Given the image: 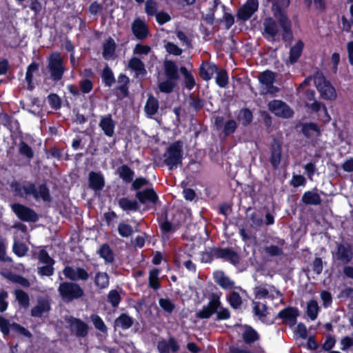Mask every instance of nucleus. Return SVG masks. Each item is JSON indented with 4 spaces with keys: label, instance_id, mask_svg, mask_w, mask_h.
<instances>
[{
    "label": "nucleus",
    "instance_id": "f257e3e1",
    "mask_svg": "<svg viewBox=\"0 0 353 353\" xmlns=\"http://www.w3.org/2000/svg\"><path fill=\"white\" fill-rule=\"evenodd\" d=\"M275 17L279 26L273 19L266 18L263 23V36L271 42L279 41L281 35L285 41H290L292 39L291 22L281 8L275 12Z\"/></svg>",
    "mask_w": 353,
    "mask_h": 353
},
{
    "label": "nucleus",
    "instance_id": "f03ea898",
    "mask_svg": "<svg viewBox=\"0 0 353 353\" xmlns=\"http://www.w3.org/2000/svg\"><path fill=\"white\" fill-rule=\"evenodd\" d=\"M214 312L216 313L217 319L220 320L228 319L230 316L229 310L221 307L219 297L216 295L212 296L208 305L198 312L196 316L201 319H208Z\"/></svg>",
    "mask_w": 353,
    "mask_h": 353
},
{
    "label": "nucleus",
    "instance_id": "7ed1b4c3",
    "mask_svg": "<svg viewBox=\"0 0 353 353\" xmlns=\"http://www.w3.org/2000/svg\"><path fill=\"white\" fill-rule=\"evenodd\" d=\"M15 191L21 196H32L37 201L41 199L48 201L50 200L49 190L44 185L38 187L32 183L23 186L16 185Z\"/></svg>",
    "mask_w": 353,
    "mask_h": 353
},
{
    "label": "nucleus",
    "instance_id": "20e7f679",
    "mask_svg": "<svg viewBox=\"0 0 353 353\" xmlns=\"http://www.w3.org/2000/svg\"><path fill=\"white\" fill-rule=\"evenodd\" d=\"M164 163L170 170L176 168L181 164L183 159V143L178 141L172 143L163 154Z\"/></svg>",
    "mask_w": 353,
    "mask_h": 353
},
{
    "label": "nucleus",
    "instance_id": "39448f33",
    "mask_svg": "<svg viewBox=\"0 0 353 353\" xmlns=\"http://www.w3.org/2000/svg\"><path fill=\"white\" fill-rule=\"evenodd\" d=\"M314 83L322 99L334 101L337 94L335 88L328 81L322 72H316L314 74Z\"/></svg>",
    "mask_w": 353,
    "mask_h": 353
},
{
    "label": "nucleus",
    "instance_id": "423d86ee",
    "mask_svg": "<svg viewBox=\"0 0 353 353\" xmlns=\"http://www.w3.org/2000/svg\"><path fill=\"white\" fill-rule=\"evenodd\" d=\"M62 299L65 301H72L83 295V290L79 284L72 282H63L58 288Z\"/></svg>",
    "mask_w": 353,
    "mask_h": 353
},
{
    "label": "nucleus",
    "instance_id": "0eeeda50",
    "mask_svg": "<svg viewBox=\"0 0 353 353\" xmlns=\"http://www.w3.org/2000/svg\"><path fill=\"white\" fill-rule=\"evenodd\" d=\"M48 68L54 81H60L65 71L63 59L58 52L52 53L48 58Z\"/></svg>",
    "mask_w": 353,
    "mask_h": 353
},
{
    "label": "nucleus",
    "instance_id": "6e6552de",
    "mask_svg": "<svg viewBox=\"0 0 353 353\" xmlns=\"http://www.w3.org/2000/svg\"><path fill=\"white\" fill-rule=\"evenodd\" d=\"M259 80L262 85L263 93L274 94L278 92L279 89L273 85L275 80L274 72L266 70L259 75Z\"/></svg>",
    "mask_w": 353,
    "mask_h": 353
},
{
    "label": "nucleus",
    "instance_id": "1a4fd4ad",
    "mask_svg": "<svg viewBox=\"0 0 353 353\" xmlns=\"http://www.w3.org/2000/svg\"><path fill=\"white\" fill-rule=\"evenodd\" d=\"M11 208L17 217L23 221L35 222L38 220V216L34 210L21 204H12Z\"/></svg>",
    "mask_w": 353,
    "mask_h": 353
},
{
    "label": "nucleus",
    "instance_id": "9d476101",
    "mask_svg": "<svg viewBox=\"0 0 353 353\" xmlns=\"http://www.w3.org/2000/svg\"><path fill=\"white\" fill-rule=\"evenodd\" d=\"M270 111L276 116L282 118H290L293 115V110L285 103L281 100H273L268 103Z\"/></svg>",
    "mask_w": 353,
    "mask_h": 353
},
{
    "label": "nucleus",
    "instance_id": "9b49d317",
    "mask_svg": "<svg viewBox=\"0 0 353 353\" xmlns=\"http://www.w3.org/2000/svg\"><path fill=\"white\" fill-rule=\"evenodd\" d=\"M259 3L257 0H248L247 2L239 8L237 17L242 21H247L257 10Z\"/></svg>",
    "mask_w": 353,
    "mask_h": 353
},
{
    "label": "nucleus",
    "instance_id": "f8f14e48",
    "mask_svg": "<svg viewBox=\"0 0 353 353\" xmlns=\"http://www.w3.org/2000/svg\"><path fill=\"white\" fill-rule=\"evenodd\" d=\"M213 254L216 258L229 261L234 265L238 264L240 261L238 253L230 248L215 249Z\"/></svg>",
    "mask_w": 353,
    "mask_h": 353
},
{
    "label": "nucleus",
    "instance_id": "ddd939ff",
    "mask_svg": "<svg viewBox=\"0 0 353 353\" xmlns=\"http://www.w3.org/2000/svg\"><path fill=\"white\" fill-rule=\"evenodd\" d=\"M70 332L77 337H85L88 332V325L83 321L71 318L68 321Z\"/></svg>",
    "mask_w": 353,
    "mask_h": 353
},
{
    "label": "nucleus",
    "instance_id": "4468645a",
    "mask_svg": "<svg viewBox=\"0 0 353 353\" xmlns=\"http://www.w3.org/2000/svg\"><path fill=\"white\" fill-rule=\"evenodd\" d=\"M63 273L66 278L72 281H86L89 278L87 271L81 268L67 266L63 269Z\"/></svg>",
    "mask_w": 353,
    "mask_h": 353
},
{
    "label": "nucleus",
    "instance_id": "2eb2a0df",
    "mask_svg": "<svg viewBox=\"0 0 353 353\" xmlns=\"http://www.w3.org/2000/svg\"><path fill=\"white\" fill-rule=\"evenodd\" d=\"M132 30L138 39H144L148 35V27L145 23L140 19H137L134 21L132 24Z\"/></svg>",
    "mask_w": 353,
    "mask_h": 353
},
{
    "label": "nucleus",
    "instance_id": "dca6fc26",
    "mask_svg": "<svg viewBox=\"0 0 353 353\" xmlns=\"http://www.w3.org/2000/svg\"><path fill=\"white\" fill-rule=\"evenodd\" d=\"M99 125L107 137H113L114 134L115 123L110 115L101 117Z\"/></svg>",
    "mask_w": 353,
    "mask_h": 353
},
{
    "label": "nucleus",
    "instance_id": "f3484780",
    "mask_svg": "<svg viewBox=\"0 0 353 353\" xmlns=\"http://www.w3.org/2000/svg\"><path fill=\"white\" fill-rule=\"evenodd\" d=\"M157 350L159 353H170V350L176 352L179 350V345L174 338L170 337L168 341L159 340L157 343Z\"/></svg>",
    "mask_w": 353,
    "mask_h": 353
},
{
    "label": "nucleus",
    "instance_id": "a211bd4d",
    "mask_svg": "<svg viewBox=\"0 0 353 353\" xmlns=\"http://www.w3.org/2000/svg\"><path fill=\"white\" fill-rule=\"evenodd\" d=\"M352 252L349 245L339 244L336 253V259L343 263H349L352 259Z\"/></svg>",
    "mask_w": 353,
    "mask_h": 353
},
{
    "label": "nucleus",
    "instance_id": "6ab92c4d",
    "mask_svg": "<svg viewBox=\"0 0 353 353\" xmlns=\"http://www.w3.org/2000/svg\"><path fill=\"white\" fill-rule=\"evenodd\" d=\"M281 145L277 141H274L271 146L270 163L274 168H277L281 163Z\"/></svg>",
    "mask_w": 353,
    "mask_h": 353
},
{
    "label": "nucleus",
    "instance_id": "aec40b11",
    "mask_svg": "<svg viewBox=\"0 0 353 353\" xmlns=\"http://www.w3.org/2000/svg\"><path fill=\"white\" fill-rule=\"evenodd\" d=\"M255 294L256 297L258 299H265L269 297L275 298L282 296V294L279 292V290L273 286H270L269 288H259L256 290Z\"/></svg>",
    "mask_w": 353,
    "mask_h": 353
},
{
    "label": "nucleus",
    "instance_id": "412c9836",
    "mask_svg": "<svg viewBox=\"0 0 353 353\" xmlns=\"http://www.w3.org/2000/svg\"><path fill=\"white\" fill-rule=\"evenodd\" d=\"M50 303L46 299H39L37 303L31 310V315L34 317H41L44 313L50 310Z\"/></svg>",
    "mask_w": 353,
    "mask_h": 353
},
{
    "label": "nucleus",
    "instance_id": "4be33fe9",
    "mask_svg": "<svg viewBox=\"0 0 353 353\" xmlns=\"http://www.w3.org/2000/svg\"><path fill=\"white\" fill-rule=\"evenodd\" d=\"M136 196L142 203H145L147 202L155 203L157 201V195L154 190L151 188L138 192Z\"/></svg>",
    "mask_w": 353,
    "mask_h": 353
},
{
    "label": "nucleus",
    "instance_id": "5701e85b",
    "mask_svg": "<svg viewBox=\"0 0 353 353\" xmlns=\"http://www.w3.org/2000/svg\"><path fill=\"white\" fill-rule=\"evenodd\" d=\"M215 281L224 289L232 288L234 283L223 271H216L214 273Z\"/></svg>",
    "mask_w": 353,
    "mask_h": 353
},
{
    "label": "nucleus",
    "instance_id": "b1692460",
    "mask_svg": "<svg viewBox=\"0 0 353 353\" xmlns=\"http://www.w3.org/2000/svg\"><path fill=\"white\" fill-rule=\"evenodd\" d=\"M133 323L134 320L131 316L125 313H123L115 319L114 327L115 329L127 330L132 325Z\"/></svg>",
    "mask_w": 353,
    "mask_h": 353
},
{
    "label": "nucleus",
    "instance_id": "393cba45",
    "mask_svg": "<svg viewBox=\"0 0 353 353\" xmlns=\"http://www.w3.org/2000/svg\"><path fill=\"white\" fill-rule=\"evenodd\" d=\"M90 187L94 190H101L104 186V179L101 174L91 172L89 174Z\"/></svg>",
    "mask_w": 353,
    "mask_h": 353
},
{
    "label": "nucleus",
    "instance_id": "a878e982",
    "mask_svg": "<svg viewBox=\"0 0 353 353\" xmlns=\"http://www.w3.org/2000/svg\"><path fill=\"white\" fill-rule=\"evenodd\" d=\"M243 341L247 344H251L259 339V335L255 330L250 326H245L242 333Z\"/></svg>",
    "mask_w": 353,
    "mask_h": 353
},
{
    "label": "nucleus",
    "instance_id": "bb28decb",
    "mask_svg": "<svg viewBox=\"0 0 353 353\" xmlns=\"http://www.w3.org/2000/svg\"><path fill=\"white\" fill-rule=\"evenodd\" d=\"M164 70L168 79L177 80L179 79L178 68L172 61H165L164 62Z\"/></svg>",
    "mask_w": 353,
    "mask_h": 353
},
{
    "label": "nucleus",
    "instance_id": "cd10ccee",
    "mask_svg": "<svg viewBox=\"0 0 353 353\" xmlns=\"http://www.w3.org/2000/svg\"><path fill=\"white\" fill-rule=\"evenodd\" d=\"M216 72L217 68L214 64L203 63L200 68L201 77L206 81L210 80Z\"/></svg>",
    "mask_w": 353,
    "mask_h": 353
},
{
    "label": "nucleus",
    "instance_id": "c85d7f7f",
    "mask_svg": "<svg viewBox=\"0 0 353 353\" xmlns=\"http://www.w3.org/2000/svg\"><path fill=\"white\" fill-rule=\"evenodd\" d=\"M159 109V101L153 96H150L144 107L145 112L148 117L155 114Z\"/></svg>",
    "mask_w": 353,
    "mask_h": 353
},
{
    "label": "nucleus",
    "instance_id": "c756f323",
    "mask_svg": "<svg viewBox=\"0 0 353 353\" xmlns=\"http://www.w3.org/2000/svg\"><path fill=\"white\" fill-rule=\"evenodd\" d=\"M117 173L121 179L125 183L132 181L134 172L128 165H123L117 169Z\"/></svg>",
    "mask_w": 353,
    "mask_h": 353
},
{
    "label": "nucleus",
    "instance_id": "7c9ffc66",
    "mask_svg": "<svg viewBox=\"0 0 353 353\" xmlns=\"http://www.w3.org/2000/svg\"><path fill=\"white\" fill-rule=\"evenodd\" d=\"M116 49V43L112 38H109L103 43V57L105 59L113 57Z\"/></svg>",
    "mask_w": 353,
    "mask_h": 353
},
{
    "label": "nucleus",
    "instance_id": "2f4dec72",
    "mask_svg": "<svg viewBox=\"0 0 353 353\" xmlns=\"http://www.w3.org/2000/svg\"><path fill=\"white\" fill-rule=\"evenodd\" d=\"M119 206L124 211H136L139 208L138 203L128 198H121L118 201Z\"/></svg>",
    "mask_w": 353,
    "mask_h": 353
},
{
    "label": "nucleus",
    "instance_id": "473e14b6",
    "mask_svg": "<svg viewBox=\"0 0 353 353\" xmlns=\"http://www.w3.org/2000/svg\"><path fill=\"white\" fill-rule=\"evenodd\" d=\"M94 281L96 286L99 289L107 288L109 285V276L105 272H97Z\"/></svg>",
    "mask_w": 353,
    "mask_h": 353
},
{
    "label": "nucleus",
    "instance_id": "72a5a7b5",
    "mask_svg": "<svg viewBox=\"0 0 353 353\" xmlns=\"http://www.w3.org/2000/svg\"><path fill=\"white\" fill-rule=\"evenodd\" d=\"M255 316L262 321L265 322V319L268 314V307L266 305L261 302H254L253 307Z\"/></svg>",
    "mask_w": 353,
    "mask_h": 353
},
{
    "label": "nucleus",
    "instance_id": "f704fd0d",
    "mask_svg": "<svg viewBox=\"0 0 353 353\" xmlns=\"http://www.w3.org/2000/svg\"><path fill=\"white\" fill-rule=\"evenodd\" d=\"M303 48V43L301 41L296 42V43L293 47H292V48L290 49L289 56V61L291 63L296 62V61L301 54Z\"/></svg>",
    "mask_w": 353,
    "mask_h": 353
},
{
    "label": "nucleus",
    "instance_id": "c9c22d12",
    "mask_svg": "<svg viewBox=\"0 0 353 353\" xmlns=\"http://www.w3.org/2000/svg\"><path fill=\"white\" fill-rule=\"evenodd\" d=\"M302 201L307 205H318L321 203V199L316 192L308 191L303 195Z\"/></svg>",
    "mask_w": 353,
    "mask_h": 353
},
{
    "label": "nucleus",
    "instance_id": "e433bc0d",
    "mask_svg": "<svg viewBox=\"0 0 353 353\" xmlns=\"http://www.w3.org/2000/svg\"><path fill=\"white\" fill-rule=\"evenodd\" d=\"M298 315L297 310L293 307L285 308L279 313L280 318L294 323Z\"/></svg>",
    "mask_w": 353,
    "mask_h": 353
},
{
    "label": "nucleus",
    "instance_id": "4c0bfd02",
    "mask_svg": "<svg viewBox=\"0 0 353 353\" xmlns=\"http://www.w3.org/2000/svg\"><path fill=\"white\" fill-rule=\"evenodd\" d=\"M98 253L106 262L110 263L114 260V254L110 246L107 244L102 245L99 248Z\"/></svg>",
    "mask_w": 353,
    "mask_h": 353
},
{
    "label": "nucleus",
    "instance_id": "58836bf2",
    "mask_svg": "<svg viewBox=\"0 0 353 353\" xmlns=\"http://www.w3.org/2000/svg\"><path fill=\"white\" fill-rule=\"evenodd\" d=\"M16 300L19 305L23 307H28L30 304V298L28 294L21 290H16L14 291Z\"/></svg>",
    "mask_w": 353,
    "mask_h": 353
},
{
    "label": "nucleus",
    "instance_id": "ea45409f",
    "mask_svg": "<svg viewBox=\"0 0 353 353\" xmlns=\"http://www.w3.org/2000/svg\"><path fill=\"white\" fill-rule=\"evenodd\" d=\"M263 215L259 212L252 213L249 216L250 225L252 228H258L263 225Z\"/></svg>",
    "mask_w": 353,
    "mask_h": 353
},
{
    "label": "nucleus",
    "instance_id": "a19ab883",
    "mask_svg": "<svg viewBox=\"0 0 353 353\" xmlns=\"http://www.w3.org/2000/svg\"><path fill=\"white\" fill-rule=\"evenodd\" d=\"M319 311V307L318 303L312 300L307 304V314L311 320L314 321L316 319Z\"/></svg>",
    "mask_w": 353,
    "mask_h": 353
},
{
    "label": "nucleus",
    "instance_id": "79ce46f5",
    "mask_svg": "<svg viewBox=\"0 0 353 353\" xmlns=\"http://www.w3.org/2000/svg\"><path fill=\"white\" fill-rule=\"evenodd\" d=\"M6 277L10 281L17 283L22 287L28 288L30 285V283L29 282V281L22 276L12 273H9L7 274Z\"/></svg>",
    "mask_w": 353,
    "mask_h": 353
},
{
    "label": "nucleus",
    "instance_id": "37998d69",
    "mask_svg": "<svg viewBox=\"0 0 353 353\" xmlns=\"http://www.w3.org/2000/svg\"><path fill=\"white\" fill-rule=\"evenodd\" d=\"M90 319L96 329L102 333H106L108 331L107 326L105 325L103 319L97 314L90 316Z\"/></svg>",
    "mask_w": 353,
    "mask_h": 353
},
{
    "label": "nucleus",
    "instance_id": "c03bdc74",
    "mask_svg": "<svg viewBox=\"0 0 353 353\" xmlns=\"http://www.w3.org/2000/svg\"><path fill=\"white\" fill-rule=\"evenodd\" d=\"M102 79L105 85L109 87L114 82V74L108 66H105L103 70Z\"/></svg>",
    "mask_w": 353,
    "mask_h": 353
},
{
    "label": "nucleus",
    "instance_id": "a18cd8bd",
    "mask_svg": "<svg viewBox=\"0 0 353 353\" xmlns=\"http://www.w3.org/2000/svg\"><path fill=\"white\" fill-rule=\"evenodd\" d=\"M239 121L243 125H248L252 120V112L248 109H243L240 111L238 116Z\"/></svg>",
    "mask_w": 353,
    "mask_h": 353
},
{
    "label": "nucleus",
    "instance_id": "49530a36",
    "mask_svg": "<svg viewBox=\"0 0 353 353\" xmlns=\"http://www.w3.org/2000/svg\"><path fill=\"white\" fill-rule=\"evenodd\" d=\"M181 74L185 77V86L189 90L192 89L195 85V81L192 75L189 72L185 67H181L180 68Z\"/></svg>",
    "mask_w": 353,
    "mask_h": 353
},
{
    "label": "nucleus",
    "instance_id": "de8ad7c7",
    "mask_svg": "<svg viewBox=\"0 0 353 353\" xmlns=\"http://www.w3.org/2000/svg\"><path fill=\"white\" fill-rule=\"evenodd\" d=\"M14 253L19 257L25 256L28 252V248L22 243H19L15 239L12 246Z\"/></svg>",
    "mask_w": 353,
    "mask_h": 353
},
{
    "label": "nucleus",
    "instance_id": "09e8293b",
    "mask_svg": "<svg viewBox=\"0 0 353 353\" xmlns=\"http://www.w3.org/2000/svg\"><path fill=\"white\" fill-rule=\"evenodd\" d=\"M159 272H160L158 269H153L150 272L149 284H150V286L154 290H157L159 288Z\"/></svg>",
    "mask_w": 353,
    "mask_h": 353
},
{
    "label": "nucleus",
    "instance_id": "8fccbe9b",
    "mask_svg": "<svg viewBox=\"0 0 353 353\" xmlns=\"http://www.w3.org/2000/svg\"><path fill=\"white\" fill-rule=\"evenodd\" d=\"M303 132L306 137H311L314 135H318L319 134V130L316 124L307 123L303 125Z\"/></svg>",
    "mask_w": 353,
    "mask_h": 353
},
{
    "label": "nucleus",
    "instance_id": "3c124183",
    "mask_svg": "<svg viewBox=\"0 0 353 353\" xmlns=\"http://www.w3.org/2000/svg\"><path fill=\"white\" fill-rule=\"evenodd\" d=\"M216 82L217 85L221 88H224L228 83V76L225 70H220L216 72Z\"/></svg>",
    "mask_w": 353,
    "mask_h": 353
},
{
    "label": "nucleus",
    "instance_id": "603ef678",
    "mask_svg": "<svg viewBox=\"0 0 353 353\" xmlns=\"http://www.w3.org/2000/svg\"><path fill=\"white\" fill-rule=\"evenodd\" d=\"M19 152L21 154L25 156L29 159H31L34 156L32 148L27 143L23 141L19 145Z\"/></svg>",
    "mask_w": 353,
    "mask_h": 353
},
{
    "label": "nucleus",
    "instance_id": "864d4df0",
    "mask_svg": "<svg viewBox=\"0 0 353 353\" xmlns=\"http://www.w3.org/2000/svg\"><path fill=\"white\" fill-rule=\"evenodd\" d=\"M160 307L166 312L171 313L175 308L174 304L168 299L161 298L159 301Z\"/></svg>",
    "mask_w": 353,
    "mask_h": 353
},
{
    "label": "nucleus",
    "instance_id": "5fc2aeb1",
    "mask_svg": "<svg viewBox=\"0 0 353 353\" xmlns=\"http://www.w3.org/2000/svg\"><path fill=\"white\" fill-rule=\"evenodd\" d=\"M119 234L123 237H128L133 232L132 227L128 224L121 223L118 225Z\"/></svg>",
    "mask_w": 353,
    "mask_h": 353
},
{
    "label": "nucleus",
    "instance_id": "6e6d98bb",
    "mask_svg": "<svg viewBox=\"0 0 353 353\" xmlns=\"http://www.w3.org/2000/svg\"><path fill=\"white\" fill-rule=\"evenodd\" d=\"M230 305L234 308H238L242 303L241 297L236 292H232L228 297Z\"/></svg>",
    "mask_w": 353,
    "mask_h": 353
},
{
    "label": "nucleus",
    "instance_id": "4d7b16f0",
    "mask_svg": "<svg viewBox=\"0 0 353 353\" xmlns=\"http://www.w3.org/2000/svg\"><path fill=\"white\" fill-rule=\"evenodd\" d=\"M128 65L130 68L137 72H142L145 70L143 63L137 57H132Z\"/></svg>",
    "mask_w": 353,
    "mask_h": 353
},
{
    "label": "nucleus",
    "instance_id": "13d9d810",
    "mask_svg": "<svg viewBox=\"0 0 353 353\" xmlns=\"http://www.w3.org/2000/svg\"><path fill=\"white\" fill-rule=\"evenodd\" d=\"M174 81L173 79H168L166 81L161 83L159 85L160 91L165 93L171 92L175 86Z\"/></svg>",
    "mask_w": 353,
    "mask_h": 353
},
{
    "label": "nucleus",
    "instance_id": "bf43d9fd",
    "mask_svg": "<svg viewBox=\"0 0 353 353\" xmlns=\"http://www.w3.org/2000/svg\"><path fill=\"white\" fill-rule=\"evenodd\" d=\"M38 68H39L38 65L36 63H32L28 67L26 74V80L28 82V85L30 89L32 88V87L30 86V84L32 83V81L33 73L38 70Z\"/></svg>",
    "mask_w": 353,
    "mask_h": 353
},
{
    "label": "nucleus",
    "instance_id": "052dcab7",
    "mask_svg": "<svg viewBox=\"0 0 353 353\" xmlns=\"http://www.w3.org/2000/svg\"><path fill=\"white\" fill-rule=\"evenodd\" d=\"M53 264H46L38 267V273L41 276H51L54 273Z\"/></svg>",
    "mask_w": 353,
    "mask_h": 353
},
{
    "label": "nucleus",
    "instance_id": "680f3d73",
    "mask_svg": "<svg viewBox=\"0 0 353 353\" xmlns=\"http://www.w3.org/2000/svg\"><path fill=\"white\" fill-rule=\"evenodd\" d=\"M108 299L113 307H117L121 301V296L117 290H111L108 294Z\"/></svg>",
    "mask_w": 353,
    "mask_h": 353
},
{
    "label": "nucleus",
    "instance_id": "e2e57ef3",
    "mask_svg": "<svg viewBox=\"0 0 353 353\" xmlns=\"http://www.w3.org/2000/svg\"><path fill=\"white\" fill-rule=\"evenodd\" d=\"M38 258L39 262L43 265L54 264V260L49 256L48 252L44 250H41L39 252Z\"/></svg>",
    "mask_w": 353,
    "mask_h": 353
},
{
    "label": "nucleus",
    "instance_id": "0e129e2a",
    "mask_svg": "<svg viewBox=\"0 0 353 353\" xmlns=\"http://www.w3.org/2000/svg\"><path fill=\"white\" fill-rule=\"evenodd\" d=\"M48 101L50 105L54 109H59L61 107V99L56 94H50L48 97Z\"/></svg>",
    "mask_w": 353,
    "mask_h": 353
},
{
    "label": "nucleus",
    "instance_id": "69168bd1",
    "mask_svg": "<svg viewBox=\"0 0 353 353\" xmlns=\"http://www.w3.org/2000/svg\"><path fill=\"white\" fill-rule=\"evenodd\" d=\"M265 252L271 256H281L283 254L282 249L276 245H273L267 246L265 248Z\"/></svg>",
    "mask_w": 353,
    "mask_h": 353
},
{
    "label": "nucleus",
    "instance_id": "338daca9",
    "mask_svg": "<svg viewBox=\"0 0 353 353\" xmlns=\"http://www.w3.org/2000/svg\"><path fill=\"white\" fill-rule=\"evenodd\" d=\"M11 325L8 320L0 316V330L4 335H8L10 333V330L12 328Z\"/></svg>",
    "mask_w": 353,
    "mask_h": 353
},
{
    "label": "nucleus",
    "instance_id": "774afa93",
    "mask_svg": "<svg viewBox=\"0 0 353 353\" xmlns=\"http://www.w3.org/2000/svg\"><path fill=\"white\" fill-rule=\"evenodd\" d=\"M165 49L168 53L174 55H180L182 53V50L171 42L167 43Z\"/></svg>",
    "mask_w": 353,
    "mask_h": 353
}]
</instances>
